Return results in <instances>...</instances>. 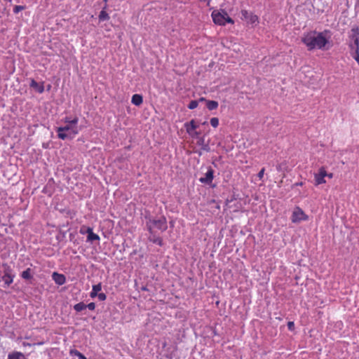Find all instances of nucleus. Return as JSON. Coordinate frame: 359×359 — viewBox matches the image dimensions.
<instances>
[{
  "instance_id": "nucleus-21",
  "label": "nucleus",
  "mask_w": 359,
  "mask_h": 359,
  "mask_svg": "<svg viewBox=\"0 0 359 359\" xmlns=\"http://www.w3.org/2000/svg\"><path fill=\"white\" fill-rule=\"evenodd\" d=\"M150 241L152 242L153 244L156 245H162V240L158 236H156L155 235H151L149 237Z\"/></svg>"
},
{
  "instance_id": "nucleus-31",
  "label": "nucleus",
  "mask_w": 359,
  "mask_h": 359,
  "mask_svg": "<svg viewBox=\"0 0 359 359\" xmlns=\"http://www.w3.org/2000/svg\"><path fill=\"white\" fill-rule=\"evenodd\" d=\"M86 308L89 310L93 311L95 309V304L94 302H91L86 305Z\"/></svg>"
},
{
  "instance_id": "nucleus-11",
  "label": "nucleus",
  "mask_w": 359,
  "mask_h": 359,
  "mask_svg": "<svg viewBox=\"0 0 359 359\" xmlns=\"http://www.w3.org/2000/svg\"><path fill=\"white\" fill-rule=\"evenodd\" d=\"M213 174L214 171L212 168H209L207 172L205 175V177H201L199 181L202 183L205 184H210L213 180Z\"/></svg>"
},
{
  "instance_id": "nucleus-1",
  "label": "nucleus",
  "mask_w": 359,
  "mask_h": 359,
  "mask_svg": "<svg viewBox=\"0 0 359 359\" xmlns=\"http://www.w3.org/2000/svg\"><path fill=\"white\" fill-rule=\"evenodd\" d=\"M328 32H329L326 30L322 32H310L304 34L302 38V41L309 50L313 49H327L326 45L329 43L327 37Z\"/></svg>"
},
{
  "instance_id": "nucleus-30",
  "label": "nucleus",
  "mask_w": 359,
  "mask_h": 359,
  "mask_svg": "<svg viewBox=\"0 0 359 359\" xmlns=\"http://www.w3.org/2000/svg\"><path fill=\"white\" fill-rule=\"evenodd\" d=\"M287 328L290 331H293L294 330V323L292 321H289L287 323Z\"/></svg>"
},
{
  "instance_id": "nucleus-12",
  "label": "nucleus",
  "mask_w": 359,
  "mask_h": 359,
  "mask_svg": "<svg viewBox=\"0 0 359 359\" xmlns=\"http://www.w3.org/2000/svg\"><path fill=\"white\" fill-rule=\"evenodd\" d=\"M52 278L55 283L59 285H62L66 282L65 276L63 274H60L57 272L53 273Z\"/></svg>"
},
{
  "instance_id": "nucleus-18",
  "label": "nucleus",
  "mask_w": 359,
  "mask_h": 359,
  "mask_svg": "<svg viewBox=\"0 0 359 359\" xmlns=\"http://www.w3.org/2000/svg\"><path fill=\"white\" fill-rule=\"evenodd\" d=\"M7 359H26V358L23 353L15 351L9 353Z\"/></svg>"
},
{
  "instance_id": "nucleus-27",
  "label": "nucleus",
  "mask_w": 359,
  "mask_h": 359,
  "mask_svg": "<svg viewBox=\"0 0 359 359\" xmlns=\"http://www.w3.org/2000/svg\"><path fill=\"white\" fill-rule=\"evenodd\" d=\"M210 124L212 127L217 128L219 126V119L216 117H213L210 119Z\"/></svg>"
},
{
  "instance_id": "nucleus-7",
  "label": "nucleus",
  "mask_w": 359,
  "mask_h": 359,
  "mask_svg": "<svg viewBox=\"0 0 359 359\" xmlns=\"http://www.w3.org/2000/svg\"><path fill=\"white\" fill-rule=\"evenodd\" d=\"M241 19L246 21L248 25H250L252 27L256 26L259 23L258 17L246 10L241 11Z\"/></svg>"
},
{
  "instance_id": "nucleus-6",
  "label": "nucleus",
  "mask_w": 359,
  "mask_h": 359,
  "mask_svg": "<svg viewBox=\"0 0 359 359\" xmlns=\"http://www.w3.org/2000/svg\"><path fill=\"white\" fill-rule=\"evenodd\" d=\"M80 233L83 235H86V239L91 243H95V241H99L100 237L97 234L95 233L93 229L90 227L81 226L80 229Z\"/></svg>"
},
{
  "instance_id": "nucleus-23",
  "label": "nucleus",
  "mask_w": 359,
  "mask_h": 359,
  "mask_svg": "<svg viewBox=\"0 0 359 359\" xmlns=\"http://www.w3.org/2000/svg\"><path fill=\"white\" fill-rule=\"evenodd\" d=\"M71 355L77 356L79 359H87V358L79 351L74 349L70 351Z\"/></svg>"
},
{
  "instance_id": "nucleus-25",
  "label": "nucleus",
  "mask_w": 359,
  "mask_h": 359,
  "mask_svg": "<svg viewBox=\"0 0 359 359\" xmlns=\"http://www.w3.org/2000/svg\"><path fill=\"white\" fill-rule=\"evenodd\" d=\"M99 19L101 21L107 20L109 19L108 13L105 11H102L99 15Z\"/></svg>"
},
{
  "instance_id": "nucleus-22",
  "label": "nucleus",
  "mask_w": 359,
  "mask_h": 359,
  "mask_svg": "<svg viewBox=\"0 0 359 359\" xmlns=\"http://www.w3.org/2000/svg\"><path fill=\"white\" fill-rule=\"evenodd\" d=\"M86 309V304L83 302H79L74 306V309L77 312H81Z\"/></svg>"
},
{
  "instance_id": "nucleus-15",
  "label": "nucleus",
  "mask_w": 359,
  "mask_h": 359,
  "mask_svg": "<svg viewBox=\"0 0 359 359\" xmlns=\"http://www.w3.org/2000/svg\"><path fill=\"white\" fill-rule=\"evenodd\" d=\"M102 290V284L99 283L98 284L93 285L92 291L90 294V297L91 298H95L99 294L98 292Z\"/></svg>"
},
{
  "instance_id": "nucleus-32",
  "label": "nucleus",
  "mask_w": 359,
  "mask_h": 359,
  "mask_svg": "<svg viewBox=\"0 0 359 359\" xmlns=\"http://www.w3.org/2000/svg\"><path fill=\"white\" fill-rule=\"evenodd\" d=\"M264 168H262L258 173V177L259 179H262L264 176Z\"/></svg>"
},
{
  "instance_id": "nucleus-24",
  "label": "nucleus",
  "mask_w": 359,
  "mask_h": 359,
  "mask_svg": "<svg viewBox=\"0 0 359 359\" xmlns=\"http://www.w3.org/2000/svg\"><path fill=\"white\" fill-rule=\"evenodd\" d=\"M2 267L4 268V274H13V269L7 263H3Z\"/></svg>"
},
{
  "instance_id": "nucleus-8",
  "label": "nucleus",
  "mask_w": 359,
  "mask_h": 359,
  "mask_svg": "<svg viewBox=\"0 0 359 359\" xmlns=\"http://www.w3.org/2000/svg\"><path fill=\"white\" fill-rule=\"evenodd\" d=\"M187 133L191 137H198V135L201 134L200 132H198L196 129L198 128V125L196 123L195 120L192 119L189 122H187L184 125Z\"/></svg>"
},
{
  "instance_id": "nucleus-17",
  "label": "nucleus",
  "mask_w": 359,
  "mask_h": 359,
  "mask_svg": "<svg viewBox=\"0 0 359 359\" xmlns=\"http://www.w3.org/2000/svg\"><path fill=\"white\" fill-rule=\"evenodd\" d=\"M14 277V274H4L1 278L4 281L5 285L9 286L13 282Z\"/></svg>"
},
{
  "instance_id": "nucleus-35",
  "label": "nucleus",
  "mask_w": 359,
  "mask_h": 359,
  "mask_svg": "<svg viewBox=\"0 0 359 359\" xmlns=\"http://www.w3.org/2000/svg\"><path fill=\"white\" fill-rule=\"evenodd\" d=\"M303 183L302 182H298V183H296L295 185L297 186H302Z\"/></svg>"
},
{
  "instance_id": "nucleus-28",
  "label": "nucleus",
  "mask_w": 359,
  "mask_h": 359,
  "mask_svg": "<svg viewBox=\"0 0 359 359\" xmlns=\"http://www.w3.org/2000/svg\"><path fill=\"white\" fill-rule=\"evenodd\" d=\"M25 8V6H15L14 7V8H13V12H14L15 13H19L20 11H22V10H24Z\"/></svg>"
},
{
  "instance_id": "nucleus-33",
  "label": "nucleus",
  "mask_w": 359,
  "mask_h": 359,
  "mask_svg": "<svg viewBox=\"0 0 359 359\" xmlns=\"http://www.w3.org/2000/svg\"><path fill=\"white\" fill-rule=\"evenodd\" d=\"M198 101V102H205V101L206 102V100L204 97H201Z\"/></svg>"
},
{
  "instance_id": "nucleus-26",
  "label": "nucleus",
  "mask_w": 359,
  "mask_h": 359,
  "mask_svg": "<svg viewBox=\"0 0 359 359\" xmlns=\"http://www.w3.org/2000/svg\"><path fill=\"white\" fill-rule=\"evenodd\" d=\"M198 105V101L197 100H192L190 102V103L188 105L189 109H196Z\"/></svg>"
},
{
  "instance_id": "nucleus-5",
  "label": "nucleus",
  "mask_w": 359,
  "mask_h": 359,
  "mask_svg": "<svg viewBox=\"0 0 359 359\" xmlns=\"http://www.w3.org/2000/svg\"><path fill=\"white\" fill-rule=\"evenodd\" d=\"M309 218L302 208L297 206L294 208L291 216V221L293 223H299L302 221H306Z\"/></svg>"
},
{
  "instance_id": "nucleus-16",
  "label": "nucleus",
  "mask_w": 359,
  "mask_h": 359,
  "mask_svg": "<svg viewBox=\"0 0 359 359\" xmlns=\"http://www.w3.org/2000/svg\"><path fill=\"white\" fill-rule=\"evenodd\" d=\"M143 102L142 96L139 94H135L133 95L131 102L135 106H140Z\"/></svg>"
},
{
  "instance_id": "nucleus-4",
  "label": "nucleus",
  "mask_w": 359,
  "mask_h": 359,
  "mask_svg": "<svg viewBox=\"0 0 359 359\" xmlns=\"http://www.w3.org/2000/svg\"><path fill=\"white\" fill-rule=\"evenodd\" d=\"M212 18L215 24L219 25H224L226 23L233 24V20L228 15L225 11H214L212 13Z\"/></svg>"
},
{
  "instance_id": "nucleus-19",
  "label": "nucleus",
  "mask_w": 359,
  "mask_h": 359,
  "mask_svg": "<svg viewBox=\"0 0 359 359\" xmlns=\"http://www.w3.org/2000/svg\"><path fill=\"white\" fill-rule=\"evenodd\" d=\"M20 276L25 280L32 279L33 278V276L32 274V269L30 268H27L26 270L22 272Z\"/></svg>"
},
{
  "instance_id": "nucleus-29",
  "label": "nucleus",
  "mask_w": 359,
  "mask_h": 359,
  "mask_svg": "<svg viewBox=\"0 0 359 359\" xmlns=\"http://www.w3.org/2000/svg\"><path fill=\"white\" fill-rule=\"evenodd\" d=\"M97 297L100 301H104L107 299V295L103 292L99 293Z\"/></svg>"
},
{
  "instance_id": "nucleus-14",
  "label": "nucleus",
  "mask_w": 359,
  "mask_h": 359,
  "mask_svg": "<svg viewBox=\"0 0 359 359\" xmlns=\"http://www.w3.org/2000/svg\"><path fill=\"white\" fill-rule=\"evenodd\" d=\"M30 87L39 93H42L44 91L43 83H39L34 79L31 80Z\"/></svg>"
},
{
  "instance_id": "nucleus-37",
  "label": "nucleus",
  "mask_w": 359,
  "mask_h": 359,
  "mask_svg": "<svg viewBox=\"0 0 359 359\" xmlns=\"http://www.w3.org/2000/svg\"><path fill=\"white\" fill-rule=\"evenodd\" d=\"M104 1H107V0H104Z\"/></svg>"
},
{
  "instance_id": "nucleus-13",
  "label": "nucleus",
  "mask_w": 359,
  "mask_h": 359,
  "mask_svg": "<svg viewBox=\"0 0 359 359\" xmlns=\"http://www.w3.org/2000/svg\"><path fill=\"white\" fill-rule=\"evenodd\" d=\"M348 46L351 50L353 51L351 53L352 56L359 65V44L353 45L352 42H351Z\"/></svg>"
},
{
  "instance_id": "nucleus-34",
  "label": "nucleus",
  "mask_w": 359,
  "mask_h": 359,
  "mask_svg": "<svg viewBox=\"0 0 359 359\" xmlns=\"http://www.w3.org/2000/svg\"><path fill=\"white\" fill-rule=\"evenodd\" d=\"M327 176L329 178H332L333 175H332V173H330V174H328V173H327Z\"/></svg>"
},
{
  "instance_id": "nucleus-20",
  "label": "nucleus",
  "mask_w": 359,
  "mask_h": 359,
  "mask_svg": "<svg viewBox=\"0 0 359 359\" xmlns=\"http://www.w3.org/2000/svg\"><path fill=\"white\" fill-rule=\"evenodd\" d=\"M206 106L209 110H213L218 107V102L214 100L206 101Z\"/></svg>"
},
{
  "instance_id": "nucleus-9",
  "label": "nucleus",
  "mask_w": 359,
  "mask_h": 359,
  "mask_svg": "<svg viewBox=\"0 0 359 359\" xmlns=\"http://www.w3.org/2000/svg\"><path fill=\"white\" fill-rule=\"evenodd\" d=\"M327 173L324 168H320L318 173L315 174V182L316 185L324 184L326 182L325 177Z\"/></svg>"
},
{
  "instance_id": "nucleus-10",
  "label": "nucleus",
  "mask_w": 359,
  "mask_h": 359,
  "mask_svg": "<svg viewBox=\"0 0 359 359\" xmlns=\"http://www.w3.org/2000/svg\"><path fill=\"white\" fill-rule=\"evenodd\" d=\"M348 37L353 41V45L359 44V28L358 27H352Z\"/></svg>"
},
{
  "instance_id": "nucleus-36",
  "label": "nucleus",
  "mask_w": 359,
  "mask_h": 359,
  "mask_svg": "<svg viewBox=\"0 0 359 359\" xmlns=\"http://www.w3.org/2000/svg\"><path fill=\"white\" fill-rule=\"evenodd\" d=\"M142 290H147V287H142Z\"/></svg>"
},
{
  "instance_id": "nucleus-3",
  "label": "nucleus",
  "mask_w": 359,
  "mask_h": 359,
  "mask_svg": "<svg viewBox=\"0 0 359 359\" xmlns=\"http://www.w3.org/2000/svg\"><path fill=\"white\" fill-rule=\"evenodd\" d=\"M147 226L151 233L157 230L163 231L167 229L166 219L163 217H161L158 219H149L147 222Z\"/></svg>"
},
{
  "instance_id": "nucleus-2",
  "label": "nucleus",
  "mask_w": 359,
  "mask_h": 359,
  "mask_svg": "<svg viewBox=\"0 0 359 359\" xmlns=\"http://www.w3.org/2000/svg\"><path fill=\"white\" fill-rule=\"evenodd\" d=\"M65 126L57 128V136L61 140L73 139L80 130L78 126L79 118L74 117H65L64 119Z\"/></svg>"
}]
</instances>
